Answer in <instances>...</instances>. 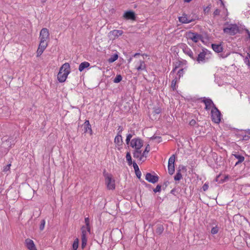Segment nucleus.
Listing matches in <instances>:
<instances>
[{"label": "nucleus", "instance_id": "nucleus-42", "mask_svg": "<svg viewBox=\"0 0 250 250\" xmlns=\"http://www.w3.org/2000/svg\"><path fill=\"white\" fill-rule=\"evenodd\" d=\"M244 30H245V31L246 32V33L248 34V36H247V37H246L245 40H246V41H249V42H250V32L247 28H245Z\"/></svg>", "mask_w": 250, "mask_h": 250}, {"label": "nucleus", "instance_id": "nucleus-32", "mask_svg": "<svg viewBox=\"0 0 250 250\" xmlns=\"http://www.w3.org/2000/svg\"><path fill=\"white\" fill-rule=\"evenodd\" d=\"M150 151V146L149 145H147L143 152H142V156L146 157V153H148Z\"/></svg>", "mask_w": 250, "mask_h": 250}, {"label": "nucleus", "instance_id": "nucleus-61", "mask_svg": "<svg viewBox=\"0 0 250 250\" xmlns=\"http://www.w3.org/2000/svg\"><path fill=\"white\" fill-rule=\"evenodd\" d=\"M245 132L247 134H250V129H248L245 130Z\"/></svg>", "mask_w": 250, "mask_h": 250}, {"label": "nucleus", "instance_id": "nucleus-50", "mask_svg": "<svg viewBox=\"0 0 250 250\" xmlns=\"http://www.w3.org/2000/svg\"><path fill=\"white\" fill-rule=\"evenodd\" d=\"M135 172L137 178L140 179L141 176V172L140 171V170H139L138 171H135Z\"/></svg>", "mask_w": 250, "mask_h": 250}, {"label": "nucleus", "instance_id": "nucleus-14", "mask_svg": "<svg viewBox=\"0 0 250 250\" xmlns=\"http://www.w3.org/2000/svg\"><path fill=\"white\" fill-rule=\"evenodd\" d=\"M25 244L26 248L29 250H37L33 241L29 238L25 240Z\"/></svg>", "mask_w": 250, "mask_h": 250}, {"label": "nucleus", "instance_id": "nucleus-44", "mask_svg": "<svg viewBox=\"0 0 250 250\" xmlns=\"http://www.w3.org/2000/svg\"><path fill=\"white\" fill-rule=\"evenodd\" d=\"M132 137V135L131 134H128L126 138V143L128 145L130 141L131 138Z\"/></svg>", "mask_w": 250, "mask_h": 250}, {"label": "nucleus", "instance_id": "nucleus-51", "mask_svg": "<svg viewBox=\"0 0 250 250\" xmlns=\"http://www.w3.org/2000/svg\"><path fill=\"white\" fill-rule=\"evenodd\" d=\"M189 124L190 126H194L196 124V122L195 120L192 119L189 122Z\"/></svg>", "mask_w": 250, "mask_h": 250}, {"label": "nucleus", "instance_id": "nucleus-49", "mask_svg": "<svg viewBox=\"0 0 250 250\" xmlns=\"http://www.w3.org/2000/svg\"><path fill=\"white\" fill-rule=\"evenodd\" d=\"M43 52V51L38 48L37 51V57L40 56L42 54Z\"/></svg>", "mask_w": 250, "mask_h": 250}, {"label": "nucleus", "instance_id": "nucleus-39", "mask_svg": "<svg viewBox=\"0 0 250 250\" xmlns=\"http://www.w3.org/2000/svg\"><path fill=\"white\" fill-rule=\"evenodd\" d=\"M162 186L160 185H158L156 188L153 189V191L155 193L159 192L161 191Z\"/></svg>", "mask_w": 250, "mask_h": 250}, {"label": "nucleus", "instance_id": "nucleus-64", "mask_svg": "<svg viewBox=\"0 0 250 250\" xmlns=\"http://www.w3.org/2000/svg\"><path fill=\"white\" fill-rule=\"evenodd\" d=\"M221 1V5L223 6V7H225V5H224V3L223 2V1L222 0H220Z\"/></svg>", "mask_w": 250, "mask_h": 250}, {"label": "nucleus", "instance_id": "nucleus-17", "mask_svg": "<svg viewBox=\"0 0 250 250\" xmlns=\"http://www.w3.org/2000/svg\"><path fill=\"white\" fill-rule=\"evenodd\" d=\"M142 151L140 149H135L133 152V157L138 159L139 161H144L143 160V156H142Z\"/></svg>", "mask_w": 250, "mask_h": 250}, {"label": "nucleus", "instance_id": "nucleus-23", "mask_svg": "<svg viewBox=\"0 0 250 250\" xmlns=\"http://www.w3.org/2000/svg\"><path fill=\"white\" fill-rule=\"evenodd\" d=\"M110 34L117 38L123 34V31L120 30H113L110 32Z\"/></svg>", "mask_w": 250, "mask_h": 250}, {"label": "nucleus", "instance_id": "nucleus-60", "mask_svg": "<svg viewBox=\"0 0 250 250\" xmlns=\"http://www.w3.org/2000/svg\"><path fill=\"white\" fill-rule=\"evenodd\" d=\"M176 191V188H173L171 191H170V193L173 194V195H175V192Z\"/></svg>", "mask_w": 250, "mask_h": 250}, {"label": "nucleus", "instance_id": "nucleus-27", "mask_svg": "<svg viewBox=\"0 0 250 250\" xmlns=\"http://www.w3.org/2000/svg\"><path fill=\"white\" fill-rule=\"evenodd\" d=\"M118 55L115 53L111 56V57L108 59V62L109 63H112L116 61L118 58Z\"/></svg>", "mask_w": 250, "mask_h": 250}, {"label": "nucleus", "instance_id": "nucleus-31", "mask_svg": "<svg viewBox=\"0 0 250 250\" xmlns=\"http://www.w3.org/2000/svg\"><path fill=\"white\" fill-rule=\"evenodd\" d=\"M79 240L78 238H76L73 242L72 245V250H77L79 246Z\"/></svg>", "mask_w": 250, "mask_h": 250}, {"label": "nucleus", "instance_id": "nucleus-46", "mask_svg": "<svg viewBox=\"0 0 250 250\" xmlns=\"http://www.w3.org/2000/svg\"><path fill=\"white\" fill-rule=\"evenodd\" d=\"M220 13V10L218 9H215V10L214 11L213 15L214 17H215L216 16H219Z\"/></svg>", "mask_w": 250, "mask_h": 250}, {"label": "nucleus", "instance_id": "nucleus-29", "mask_svg": "<svg viewBox=\"0 0 250 250\" xmlns=\"http://www.w3.org/2000/svg\"><path fill=\"white\" fill-rule=\"evenodd\" d=\"M126 161L127 162L128 165L131 166L132 165V163H133V162L132 161V158H131V156L130 152H127L126 153Z\"/></svg>", "mask_w": 250, "mask_h": 250}, {"label": "nucleus", "instance_id": "nucleus-2", "mask_svg": "<svg viewBox=\"0 0 250 250\" xmlns=\"http://www.w3.org/2000/svg\"><path fill=\"white\" fill-rule=\"evenodd\" d=\"M103 175L105 178V182L107 189L109 190L114 189L115 188V180L112 179V175L107 173L105 169L104 171Z\"/></svg>", "mask_w": 250, "mask_h": 250}, {"label": "nucleus", "instance_id": "nucleus-56", "mask_svg": "<svg viewBox=\"0 0 250 250\" xmlns=\"http://www.w3.org/2000/svg\"><path fill=\"white\" fill-rule=\"evenodd\" d=\"M156 139H161V137H160V136H155V135H153L152 137H151L150 138V139L152 140Z\"/></svg>", "mask_w": 250, "mask_h": 250}, {"label": "nucleus", "instance_id": "nucleus-38", "mask_svg": "<svg viewBox=\"0 0 250 250\" xmlns=\"http://www.w3.org/2000/svg\"><path fill=\"white\" fill-rule=\"evenodd\" d=\"M211 8V4H209L204 9V12L205 14H208L210 11Z\"/></svg>", "mask_w": 250, "mask_h": 250}, {"label": "nucleus", "instance_id": "nucleus-43", "mask_svg": "<svg viewBox=\"0 0 250 250\" xmlns=\"http://www.w3.org/2000/svg\"><path fill=\"white\" fill-rule=\"evenodd\" d=\"M39 44H40L42 46H43L45 48H46V47L48 45L47 42L43 40H40V43Z\"/></svg>", "mask_w": 250, "mask_h": 250}, {"label": "nucleus", "instance_id": "nucleus-53", "mask_svg": "<svg viewBox=\"0 0 250 250\" xmlns=\"http://www.w3.org/2000/svg\"><path fill=\"white\" fill-rule=\"evenodd\" d=\"M250 139V137L248 135H245L243 137V141H248Z\"/></svg>", "mask_w": 250, "mask_h": 250}, {"label": "nucleus", "instance_id": "nucleus-6", "mask_svg": "<svg viewBox=\"0 0 250 250\" xmlns=\"http://www.w3.org/2000/svg\"><path fill=\"white\" fill-rule=\"evenodd\" d=\"M201 99H202V102L205 104V109L207 111L209 110L210 109H214V106H216L210 99L203 97L201 98Z\"/></svg>", "mask_w": 250, "mask_h": 250}, {"label": "nucleus", "instance_id": "nucleus-18", "mask_svg": "<svg viewBox=\"0 0 250 250\" xmlns=\"http://www.w3.org/2000/svg\"><path fill=\"white\" fill-rule=\"evenodd\" d=\"M82 231V238H87L86 235L87 232L90 233V227H87L85 226H83L81 228Z\"/></svg>", "mask_w": 250, "mask_h": 250}, {"label": "nucleus", "instance_id": "nucleus-36", "mask_svg": "<svg viewBox=\"0 0 250 250\" xmlns=\"http://www.w3.org/2000/svg\"><path fill=\"white\" fill-rule=\"evenodd\" d=\"M177 78L176 77L171 82V87L173 90H174L176 89L175 85H176V83H177Z\"/></svg>", "mask_w": 250, "mask_h": 250}, {"label": "nucleus", "instance_id": "nucleus-1", "mask_svg": "<svg viewBox=\"0 0 250 250\" xmlns=\"http://www.w3.org/2000/svg\"><path fill=\"white\" fill-rule=\"evenodd\" d=\"M70 72V68L69 64L67 62H66L62 64V65L60 68L59 72L57 75V78L59 82H64Z\"/></svg>", "mask_w": 250, "mask_h": 250}, {"label": "nucleus", "instance_id": "nucleus-10", "mask_svg": "<svg viewBox=\"0 0 250 250\" xmlns=\"http://www.w3.org/2000/svg\"><path fill=\"white\" fill-rule=\"evenodd\" d=\"M146 180L148 182L154 184L157 183L159 180V177L155 174L152 175L151 173H146L145 177Z\"/></svg>", "mask_w": 250, "mask_h": 250}, {"label": "nucleus", "instance_id": "nucleus-16", "mask_svg": "<svg viewBox=\"0 0 250 250\" xmlns=\"http://www.w3.org/2000/svg\"><path fill=\"white\" fill-rule=\"evenodd\" d=\"M205 50L206 49H203V51L202 52H200L198 55L197 57H196L195 60H196L198 63L205 62V58L206 55V52L205 51Z\"/></svg>", "mask_w": 250, "mask_h": 250}, {"label": "nucleus", "instance_id": "nucleus-3", "mask_svg": "<svg viewBox=\"0 0 250 250\" xmlns=\"http://www.w3.org/2000/svg\"><path fill=\"white\" fill-rule=\"evenodd\" d=\"M224 33L229 34L230 36H234L237 33H242L239 27L236 24H231L229 27H225L223 29Z\"/></svg>", "mask_w": 250, "mask_h": 250}, {"label": "nucleus", "instance_id": "nucleus-7", "mask_svg": "<svg viewBox=\"0 0 250 250\" xmlns=\"http://www.w3.org/2000/svg\"><path fill=\"white\" fill-rule=\"evenodd\" d=\"M143 146V142L140 138L133 139L130 143V146L135 149H140Z\"/></svg>", "mask_w": 250, "mask_h": 250}, {"label": "nucleus", "instance_id": "nucleus-22", "mask_svg": "<svg viewBox=\"0 0 250 250\" xmlns=\"http://www.w3.org/2000/svg\"><path fill=\"white\" fill-rule=\"evenodd\" d=\"M90 66V63L87 62H84L80 63L79 66V70L80 72L83 71L85 68L88 67Z\"/></svg>", "mask_w": 250, "mask_h": 250}, {"label": "nucleus", "instance_id": "nucleus-47", "mask_svg": "<svg viewBox=\"0 0 250 250\" xmlns=\"http://www.w3.org/2000/svg\"><path fill=\"white\" fill-rule=\"evenodd\" d=\"M84 222L85 223V226L87 227H90L89 219L88 217L85 218Z\"/></svg>", "mask_w": 250, "mask_h": 250}, {"label": "nucleus", "instance_id": "nucleus-28", "mask_svg": "<svg viewBox=\"0 0 250 250\" xmlns=\"http://www.w3.org/2000/svg\"><path fill=\"white\" fill-rule=\"evenodd\" d=\"M182 178V175L181 173V169H179L176 175L174 176V179L175 181H179Z\"/></svg>", "mask_w": 250, "mask_h": 250}, {"label": "nucleus", "instance_id": "nucleus-54", "mask_svg": "<svg viewBox=\"0 0 250 250\" xmlns=\"http://www.w3.org/2000/svg\"><path fill=\"white\" fill-rule=\"evenodd\" d=\"M245 242L248 247H250V237L246 238Z\"/></svg>", "mask_w": 250, "mask_h": 250}, {"label": "nucleus", "instance_id": "nucleus-34", "mask_svg": "<svg viewBox=\"0 0 250 250\" xmlns=\"http://www.w3.org/2000/svg\"><path fill=\"white\" fill-rule=\"evenodd\" d=\"M153 109V113L155 114H159L161 113L162 111L161 108L159 107H154Z\"/></svg>", "mask_w": 250, "mask_h": 250}, {"label": "nucleus", "instance_id": "nucleus-59", "mask_svg": "<svg viewBox=\"0 0 250 250\" xmlns=\"http://www.w3.org/2000/svg\"><path fill=\"white\" fill-rule=\"evenodd\" d=\"M46 48H45L44 47H43V46H42L40 44H39V47H38V49H41L43 51Z\"/></svg>", "mask_w": 250, "mask_h": 250}, {"label": "nucleus", "instance_id": "nucleus-24", "mask_svg": "<svg viewBox=\"0 0 250 250\" xmlns=\"http://www.w3.org/2000/svg\"><path fill=\"white\" fill-rule=\"evenodd\" d=\"M164 228L162 224H157L156 225V233L158 235H161L164 231Z\"/></svg>", "mask_w": 250, "mask_h": 250}, {"label": "nucleus", "instance_id": "nucleus-20", "mask_svg": "<svg viewBox=\"0 0 250 250\" xmlns=\"http://www.w3.org/2000/svg\"><path fill=\"white\" fill-rule=\"evenodd\" d=\"M114 143L118 146H121L123 145L122 137L121 134H117V135L114 139Z\"/></svg>", "mask_w": 250, "mask_h": 250}, {"label": "nucleus", "instance_id": "nucleus-37", "mask_svg": "<svg viewBox=\"0 0 250 250\" xmlns=\"http://www.w3.org/2000/svg\"><path fill=\"white\" fill-rule=\"evenodd\" d=\"M45 224V221L44 219H42L41 221L40 225V229L41 230H42L44 228V226Z\"/></svg>", "mask_w": 250, "mask_h": 250}, {"label": "nucleus", "instance_id": "nucleus-11", "mask_svg": "<svg viewBox=\"0 0 250 250\" xmlns=\"http://www.w3.org/2000/svg\"><path fill=\"white\" fill-rule=\"evenodd\" d=\"M49 37V30L46 28H42L40 31V40H43L46 41Z\"/></svg>", "mask_w": 250, "mask_h": 250}, {"label": "nucleus", "instance_id": "nucleus-63", "mask_svg": "<svg viewBox=\"0 0 250 250\" xmlns=\"http://www.w3.org/2000/svg\"><path fill=\"white\" fill-rule=\"evenodd\" d=\"M140 55L139 53H136L134 55V57H136L137 56Z\"/></svg>", "mask_w": 250, "mask_h": 250}, {"label": "nucleus", "instance_id": "nucleus-5", "mask_svg": "<svg viewBox=\"0 0 250 250\" xmlns=\"http://www.w3.org/2000/svg\"><path fill=\"white\" fill-rule=\"evenodd\" d=\"M175 161V155L173 154L168 160V172L170 175H172L175 171L174 163Z\"/></svg>", "mask_w": 250, "mask_h": 250}, {"label": "nucleus", "instance_id": "nucleus-9", "mask_svg": "<svg viewBox=\"0 0 250 250\" xmlns=\"http://www.w3.org/2000/svg\"><path fill=\"white\" fill-rule=\"evenodd\" d=\"M188 38L195 43L197 42L199 40H202L203 39L201 35L191 31L188 33Z\"/></svg>", "mask_w": 250, "mask_h": 250}, {"label": "nucleus", "instance_id": "nucleus-13", "mask_svg": "<svg viewBox=\"0 0 250 250\" xmlns=\"http://www.w3.org/2000/svg\"><path fill=\"white\" fill-rule=\"evenodd\" d=\"M178 19L179 21L182 23H189L194 21L193 19H190L189 16L188 17L185 13H183L182 16L179 17Z\"/></svg>", "mask_w": 250, "mask_h": 250}, {"label": "nucleus", "instance_id": "nucleus-30", "mask_svg": "<svg viewBox=\"0 0 250 250\" xmlns=\"http://www.w3.org/2000/svg\"><path fill=\"white\" fill-rule=\"evenodd\" d=\"M244 62L250 68V54L247 53V56L244 59Z\"/></svg>", "mask_w": 250, "mask_h": 250}, {"label": "nucleus", "instance_id": "nucleus-58", "mask_svg": "<svg viewBox=\"0 0 250 250\" xmlns=\"http://www.w3.org/2000/svg\"><path fill=\"white\" fill-rule=\"evenodd\" d=\"M180 64L178 65H175V66L173 68V70L171 72V73L175 72L176 70L179 67Z\"/></svg>", "mask_w": 250, "mask_h": 250}, {"label": "nucleus", "instance_id": "nucleus-45", "mask_svg": "<svg viewBox=\"0 0 250 250\" xmlns=\"http://www.w3.org/2000/svg\"><path fill=\"white\" fill-rule=\"evenodd\" d=\"M132 165H133V167L134 169L135 172L140 170L139 167L137 165V164L136 163V162H133V163H132Z\"/></svg>", "mask_w": 250, "mask_h": 250}, {"label": "nucleus", "instance_id": "nucleus-57", "mask_svg": "<svg viewBox=\"0 0 250 250\" xmlns=\"http://www.w3.org/2000/svg\"><path fill=\"white\" fill-rule=\"evenodd\" d=\"M169 182L168 181L165 182L163 184V189H165L167 186Z\"/></svg>", "mask_w": 250, "mask_h": 250}, {"label": "nucleus", "instance_id": "nucleus-26", "mask_svg": "<svg viewBox=\"0 0 250 250\" xmlns=\"http://www.w3.org/2000/svg\"><path fill=\"white\" fill-rule=\"evenodd\" d=\"M146 64L145 63V62L144 61H140V65L138 67L136 68L138 71L145 70H146Z\"/></svg>", "mask_w": 250, "mask_h": 250}, {"label": "nucleus", "instance_id": "nucleus-41", "mask_svg": "<svg viewBox=\"0 0 250 250\" xmlns=\"http://www.w3.org/2000/svg\"><path fill=\"white\" fill-rule=\"evenodd\" d=\"M87 238H82V248L83 249L86 245Z\"/></svg>", "mask_w": 250, "mask_h": 250}, {"label": "nucleus", "instance_id": "nucleus-8", "mask_svg": "<svg viewBox=\"0 0 250 250\" xmlns=\"http://www.w3.org/2000/svg\"><path fill=\"white\" fill-rule=\"evenodd\" d=\"M123 19L126 20L136 21V16L135 12L131 10L125 11L123 16Z\"/></svg>", "mask_w": 250, "mask_h": 250}, {"label": "nucleus", "instance_id": "nucleus-15", "mask_svg": "<svg viewBox=\"0 0 250 250\" xmlns=\"http://www.w3.org/2000/svg\"><path fill=\"white\" fill-rule=\"evenodd\" d=\"M83 126L84 128V133L89 132L90 135H92L91 126L88 120H85Z\"/></svg>", "mask_w": 250, "mask_h": 250}, {"label": "nucleus", "instance_id": "nucleus-25", "mask_svg": "<svg viewBox=\"0 0 250 250\" xmlns=\"http://www.w3.org/2000/svg\"><path fill=\"white\" fill-rule=\"evenodd\" d=\"M229 179V176L228 175L224 176V179H222L221 178V175L220 174H219L216 176V177L215 178V181L217 182H218L219 183H223L225 181H226V179Z\"/></svg>", "mask_w": 250, "mask_h": 250}, {"label": "nucleus", "instance_id": "nucleus-62", "mask_svg": "<svg viewBox=\"0 0 250 250\" xmlns=\"http://www.w3.org/2000/svg\"><path fill=\"white\" fill-rule=\"evenodd\" d=\"M192 0H184V2H189L190 1H191Z\"/></svg>", "mask_w": 250, "mask_h": 250}, {"label": "nucleus", "instance_id": "nucleus-21", "mask_svg": "<svg viewBox=\"0 0 250 250\" xmlns=\"http://www.w3.org/2000/svg\"><path fill=\"white\" fill-rule=\"evenodd\" d=\"M232 155L235 158L238 159V161L235 163V166L239 165L244 161L245 158L243 156L238 153L233 154Z\"/></svg>", "mask_w": 250, "mask_h": 250}, {"label": "nucleus", "instance_id": "nucleus-35", "mask_svg": "<svg viewBox=\"0 0 250 250\" xmlns=\"http://www.w3.org/2000/svg\"><path fill=\"white\" fill-rule=\"evenodd\" d=\"M219 231V228L217 226L213 227L211 229V233L212 234H217Z\"/></svg>", "mask_w": 250, "mask_h": 250}, {"label": "nucleus", "instance_id": "nucleus-19", "mask_svg": "<svg viewBox=\"0 0 250 250\" xmlns=\"http://www.w3.org/2000/svg\"><path fill=\"white\" fill-rule=\"evenodd\" d=\"M212 49L216 53H220L223 51V48L221 44H211Z\"/></svg>", "mask_w": 250, "mask_h": 250}, {"label": "nucleus", "instance_id": "nucleus-12", "mask_svg": "<svg viewBox=\"0 0 250 250\" xmlns=\"http://www.w3.org/2000/svg\"><path fill=\"white\" fill-rule=\"evenodd\" d=\"M183 47V52L187 55H188L191 59H192L193 60H195L196 57L194 56L193 53L191 51V50L188 48L187 45H186L185 44H184L182 45Z\"/></svg>", "mask_w": 250, "mask_h": 250}, {"label": "nucleus", "instance_id": "nucleus-55", "mask_svg": "<svg viewBox=\"0 0 250 250\" xmlns=\"http://www.w3.org/2000/svg\"><path fill=\"white\" fill-rule=\"evenodd\" d=\"M118 133H119V134H121V133L123 131V127L119 125L118 128Z\"/></svg>", "mask_w": 250, "mask_h": 250}, {"label": "nucleus", "instance_id": "nucleus-40", "mask_svg": "<svg viewBox=\"0 0 250 250\" xmlns=\"http://www.w3.org/2000/svg\"><path fill=\"white\" fill-rule=\"evenodd\" d=\"M184 72V70L183 68H182V69H180V70H179V71L177 72V75L178 76V79H180V78L182 76H183Z\"/></svg>", "mask_w": 250, "mask_h": 250}, {"label": "nucleus", "instance_id": "nucleus-4", "mask_svg": "<svg viewBox=\"0 0 250 250\" xmlns=\"http://www.w3.org/2000/svg\"><path fill=\"white\" fill-rule=\"evenodd\" d=\"M221 113L219 109L214 106V109L211 110V117L212 121L215 123L219 124L221 121Z\"/></svg>", "mask_w": 250, "mask_h": 250}, {"label": "nucleus", "instance_id": "nucleus-52", "mask_svg": "<svg viewBox=\"0 0 250 250\" xmlns=\"http://www.w3.org/2000/svg\"><path fill=\"white\" fill-rule=\"evenodd\" d=\"M10 166H11V164H8V165H6V166L4 167L3 171H7V170H9L10 167Z\"/></svg>", "mask_w": 250, "mask_h": 250}, {"label": "nucleus", "instance_id": "nucleus-33", "mask_svg": "<svg viewBox=\"0 0 250 250\" xmlns=\"http://www.w3.org/2000/svg\"><path fill=\"white\" fill-rule=\"evenodd\" d=\"M122 80V76L121 75H117L115 79L113 80V82L114 83H119Z\"/></svg>", "mask_w": 250, "mask_h": 250}, {"label": "nucleus", "instance_id": "nucleus-48", "mask_svg": "<svg viewBox=\"0 0 250 250\" xmlns=\"http://www.w3.org/2000/svg\"><path fill=\"white\" fill-rule=\"evenodd\" d=\"M208 185L207 183H205L202 187V189H203V191H204L208 190Z\"/></svg>", "mask_w": 250, "mask_h": 250}]
</instances>
